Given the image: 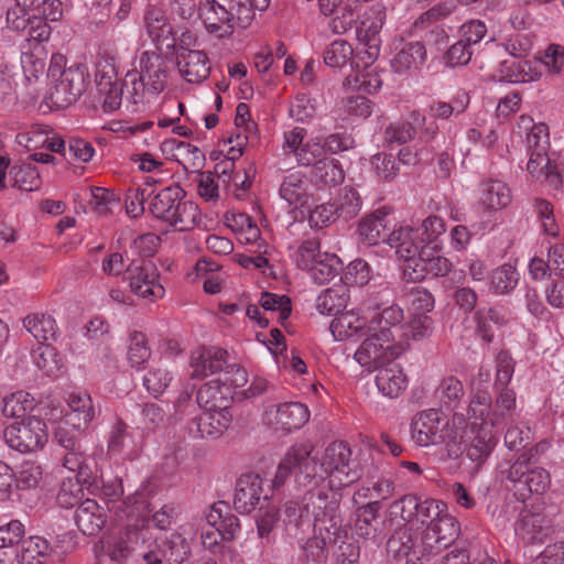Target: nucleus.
<instances>
[{
  "instance_id": "1",
  "label": "nucleus",
  "mask_w": 564,
  "mask_h": 564,
  "mask_svg": "<svg viewBox=\"0 0 564 564\" xmlns=\"http://www.w3.org/2000/svg\"><path fill=\"white\" fill-rule=\"evenodd\" d=\"M392 508L403 521L421 523L420 530L401 529L388 541V552L398 560L404 558L406 564H425L459 535V524L442 500L421 501L414 495H405Z\"/></svg>"
},
{
  "instance_id": "2",
  "label": "nucleus",
  "mask_w": 564,
  "mask_h": 564,
  "mask_svg": "<svg viewBox=\"0 0 564 564\" xmlns=\"http://www.w3.org/2000/svg\"><path fill=\"white\" fill-rule=\"evenodd\" d=\"M339 499L318 491L311 494L306 511L313 513L314 535L303 545L307 557L321 561L325 557L327 545L335 543L343 532Z\"/></svg>"
},
{
  "instance_id": "3",
  "label": "nucleus",
  "mask_w": 564,
  "mask_h": 564,
  "mask_svg": "<svg viewBox=\"0 0 564 564\" xmlns=\"http://www.w3.org/2000/svg\"><path fill=\"white\" fill-rule=\"evenodd\" d=\"M50 79V98L58 108H65L78 100L84 94L88 83V68L83 64H73L66 67V59L62 54L51 57L47 70Z\"/></svg>"
},
{
  "instance_id": "4",
  "label": "nucleus",
  "mask_w": 564,
  "mask_h": 564,
  "mask_svg": "<svg viewBox=\"0 0 564 564\" xmlns=\"http://www.w3.org/2000/svg\"><path fill=\"white\" fill-rule=\"evenodd\" d=\"M167 84L166 63L155 52H143L139 58V68L128 72L123 87L133 104L143 102L147 95L158 96Z\"/></svg>"
},
{
  "instance_id": "5",
  "label": "nucleus",
  "mask_w": 564,
  "mask_h": 564,
  "mask_svg": "<svg viewBox=\"0 0 564 564\" xmlns=\"http://www.w3.org/2000/svg\"><path fill=\"white\" fill-rule=\"evenodd\" d=\"M229 4L226 7L217 0H205L199 4L198 17L206 31L218 39L230 36L237 28H248L256 15L243 1Z\"/></svg>"
},
{
  "instance_id": "6",
  "label": "nucleus",
  "mask_w": 564,
  "mask_h": 564,
  "mask_svg": "<svg viewBox=\"0 0 564 564\" xmlns=\"http://www.w3.org/2000/svg\"><path fill=\"white\" fill-rule=\"evenodd\" d=\"M457 422H463L462 415L454 414L449 419L447 414L438 409L420 411L412 417L410 424L411 438L420 447L456 442L458 436Z\"/></svg>"
},
{
  "instance_id": "7",
  "label": "nucleus",
  "mask_w": 564,
  "mask_h": 564,
  "mask_svg": "<svg viewBox=\"0 0 564 564\" xmlns=\"http://www.w3.org/2000/svg\"><path fill=\"white\" fill-rule=\"evenodd\" d=\"M183 189L180 186H169L161 189L152 199V215L170 224L178 231L192 229L198 218V206L191 200H183Z\"/></svg>"
},
{
  "instance_id": "8",
  "label": "nucleus",
  "mask_w": 564,
  "mask_h": 564,
  "mask_svg": "<svg viewBox=\"0 0 564 564\" xmlns=\"http://www.w3.org/2000/svg\"><path fill=\"white\" fill-rule=\"evenodd\" d=\"M321 468V477L327 479L332 490H339L356 482L362 474L359 463L351 457L349 445L344 442H334L326 447Z\"/></svg>"
},
{
  "instance_id": "9",
  "label": "nucleus",
  "mask_w": 564,
  "mask_h": 564,
  "mask_svg": "<svg viewBox=\"0 0 564 564\" xmlns=\"http://www.w3.org/2000/svg\"><path fill=\"white\" fill-rule=\"evenodd\" d=\"M3 436L10 448L22 454L42 449L48 440L45 422L36 416H28L7 426Z\"/></svg>"
},
{
  "instance_id": "10",
  "label": "nucleus",
  "mask_w": 564,
  "mask_h": 564,
  "mask_svg": "<svg viewBox=\"0 0 564 564\" xmlns=\"http://www.w3.org/2000/svg\"><path fill=\"white\" fill-rule=\"evenodd\" d=\"M529 464L530 457L523 454L517 458L508 471V479L513 482L514 490L522 500H525L532 494H544L551 485V477L546 469L542 467L530 468Z\"/></svg>"
},
{
  "instance_id": "11",
  "label": "nucleus",
  "mask_w": 564,
  "mask_h": 564,
  "mask_svg": "<svg viewBox=\"0 0 564 564\" xmlns=\"http://www.w3.org/2000/svg\"><path fill=\"white\" fill-rule=\"evenodd\" d=\"M271 496V487L260 475L243 474L236 481L234 507L239 513L248 514L256 509L263 508Z\"/></svg>"
},
{
  "instance_id": "12",
  "label": "nucleus",
  "mask_w": 564,
  "mask_h": 564,
  "mask_svg": "<svg viewBox=\"0 0 564 564\" xmlns=\"http://www.w3.org/2000/svg\"><path fill=\"white\" fill-rule=\"evenodd\" d=\"M310 416L307 405L301 402H284L268 406L263 412L262 421L275 432L290 433L302 429Z\"/></svg>"
},
{
  "instance_id": "13",
  "label": "nucleus",
  "mask_w": 564,
  "mask_h": 564,
  "mask_svg": "<svg viewBox=\"0 0 564 564\" xmlns=\"http://www.w3.org/2000/svg\"><path fill=\"white\" fill-rule=\"evenodd\" d=\"M130 290L139 297L155 301L164 296L165 290L160 283L156 267L150 261L132 262L127 268Z\"/></svg>"
},
{
  "instance_id": "14",
  "label": "nucleus",
  "mask_w": 564,
  "mask_h": 564,
  "mask_svg": "<svg viewBox=\"0 0 564 564\" xmlns=\"http://www.w3.org/2000/svg\"><path fill=\"white\" fill-rule=\"evenodd\" d=\"M126 513L130 519H140L141 525L148 527V521L151 519L155 528L160 530L167 529L173 520L174 508L165 505L160 510L153 512V506L150 502L149 496L143 490H138L131 497H128L124 501Z\"/></svg>"
},
{
  "instance_id": "15",
  "label": "nucleus",
  "mask_w": 564,
  "mask_h": 564,
  "mask_svg": "<svg viewBox=\"0 0 564 564\" xmlns=\"http://www.w3.org/2000/svg\"><path fill=\"white\" fill-rule=\"evenodd\" d=\"M384 22L386 8L377 3L365 12L360 25L357 29L358 40L366 47L365 54L371 62L377 59L380 54V32Z\"/></svg>"
},
{
  "instance_id": "16",
  "label": "nucleus",
  "mask_w": 564,
  "mask_h": 564,
  "mask_svg": "<svg viewBox=\"0 0 564 564\" xmlns=\"http://www.w3.org/2000/svg\"><path fill=\"white\" fill-rule=\"evenodd\" d=\"M384 241L394 250L398 258L405 262L404 267L414 265L420 258L421 249L427 247L422 245L419 229L410 225L395 224Z\"/></svg>"
},
{
  "instance_id": "17",
  "label": "nucleus",
  "mask_w": 564,
  "mask_h": 564,
  "mask_svg": "<svg viewBox=\"0 0 564 564\" xmlns=\"http://www.w3.org/2000/svg\"><path fill=\"white\" fill-rule=\"evenodd\" d=\"M176 67L181 77L189 84H202L210 74V61L203 50H191L182 44L176 50Z\"/></svg>"
},
{
  "instance_id": "18",
  "label": "nucleus",
  "mask_w": 564,
  "mask_h": 564,
  "mask_svg": "<svg viewBox=\"0 0 564 564\" xmlns=\"http://www.w3.org/2000/svg\"><path fill=\"white\" fill-rule=\"evenodd\" d=\"M395 224L393 210L383 206L360 219L358 234L365 245L376 246L386 240L387 232H391Z\"/></svg>"
},
{
  "instance_id": "19",
  "label": "nucleus",
  "mask_w": 564,
  "mask_h": 564,
  "mask_svg": "<svg viewBox=\"0 0 564 564\" xmlns=\"http://www.w3.org/2000/svg\"><path fill=\"white\" fill-rule=\"evenodd\" d=\"M453 264L446 257L440 254L436 245L421 249L420 258L414 265L404 267V274L412 281H421L427 274L433 276H446L452 271Z\"/></svg>"
},
{
  "instance_id": "20",
  "label": "nucleus",
  "mask_w": 564,
  "mask_h": 564,
  "mask_svg": "<svg viewBox=\"0 0 564 564\" xmlns=\"http://www.w3.org/2000/svg\"><path fill=\"white\" fill-rule=\"evenodd\" d=\"M394 344L382 341L378 333L369 332L354 355V359L369 371L378 369L391 357H398Z\"/></svg>"
},
{
  "instance_id": "21",
  "label": "nucleus",
  "mask_w": 564,
  "mask_h": 564,
  "mask_svg": "<svg viewBox=\"0 0 564 564\" xmlns=\"http://www.w3.org/2000/svg\"><path fill=\"white\" fill-rule=\"evenodd\" d=\"M227 350L215 346H200L192 350L189 368L192 378H205L220 373L227 362Z\"/></svg>"
},
{
  "instance_id": "22",
  "label": "nucleus",
  "mask_w": 564,
  "mask_h": 564,
  "mask_svg": "<svg viewBox=\"0 0 564 564\" xmlns=\"http://www.w3.org/2000/svg\"><path fill=\"white\" fill-rule=\"evenodd\" d=\"M404 312L397 305L386 306L370 319V332L378 333L382 341L399 344L400 335L403 330Z\"/></svg>"
},
{
  "instance_id": "23",
  "label": "nucleus",
  "mask_w": 564,
  "mask_h": 564,
  "mask_svg": "<svg viewBox=\"0 0 564 564\" xmlns=\"http://www.w3.org/2000/svg\"><path fill=\"white\" fill-rule=\"evenodd\" d=\"M96 85L99 94L104 96V108L109 111L118 109L126 90L117 82L116 66L111 61L102 59L97 63Z\"/></svg>"
},
{
  "instance_id": "24",
  "label": "nucleus",
  "mask_w": 564,
  "mask_h": 564,
  "mask_svg": "<svg viewBox=\"0 0 564 564\" xmlns=\"http://www.w3.org/2000/svg\"><path fill=\"white\" fill-rule=\"evenodd\" d=\"M369 321L359 310H349L337 314L329 329L335 340H359L369 332Z\"/></svg>"
},
{
  "instance_id": "25",
  "label": "nucleus",
  "mask_w": 564,
  "mask_h": 564,
  "mask_svg": "<svg viewBox=\"0 0 564 564\" xmlns=\"http://www.w3.org/2000/svg\"><path fill=\"white\" fill-rule=\"evenodd\" d=\"M512 202L508 184L500 180L488 178L478 186L477 206L484 213L499 212Z\"/></svg>"
},
{
  "instance_id": "26",
  "label": "nucleus",
  "mask_w": 564,
  "mask_h": 564,
  "mask_svg": "<svg viewBox=\"0 0 564 564\" xmlns=\"http://www.w3.org/2000/svg\"><path fill=\"white\" fill-rule=\"evenodd\" d=\"M230 410H204L188 423V432L193 437H217L230 425Z\"/></svg>"
},
{
  "instance_id": "27",
  "label": "nucleus",
  "mask_w": 564,
  "mask_h": 564,
  "mask_svg": "<svg viewBox=\"0 0 564 564\" xmlns=\"http://www.w3.org/2000/svg\"><path fill=\"white\" fill-rule=\"evenodd\" d=\"M427 57L425 46L417 41L394 43L391 67L395 73L404 74L420 69Z\"/></svg>"
},
{
  "instance_id": "28",
  "label": "nucleus",
  "mask_w": 564,
  "mask_h": 564,
  "mask_svg": "<svg viewBox=\"0 0 564 564\" xmlns=\"http://www.w3.org/2000/svg\"><path fill=\"white\" fill-rule=\"evenodd\" d=\"M514 532L524 544H534L542 543L552 528L544 514L524 510L516 522Z\"/></svg>"
},
{
  "instance_id": "29",
  "label": "nucleus",
  "mask_w": 564,
  "mask_h": 564,
  "mask_svg": "<svg viewBox=\"0 0 564 564\" xmlns=\"http://www.w3.org/2000/svg\"><path fill=\"white\" fill-rule=\"evenodd\" d=\"M219 378L209 380L197 392V402L204 410H230L235 394Z\"/></svg>"
},
{
  "instance_id": "30",
  "label": "nucleus",
  "mask_w": 564,
  "mask_h": 564,
  "mask_svg": "<svg viewBox=\"0 0 564 564\" xmlns=\"http://www.w3.org/2000/svg\"><path fill=\"white\" fill-rule=\"evenodd\" d=\"M68 410L63 419L76 431H84L95 419L96 410L88 393H70L67 399Z\"/></svg>"
},
{
  "instance_id": "31",
  "label": "nucleus",
  "mask_w": 564,
  "mask_h": 564,
  "mask_svg": "<svg viewBox=\"0 0 564 564\" xmlns=\"http://www.w3.org/2000/svg\"><path fill=\"white\" fill-rule=\"evenodd\" d=\"M143 23L153 42L156 44L165 43L166 47L174 45L173 26L162 8L149 6L144 12Z\"/></svg>"
},
{
  "instance_id": "32",
  "label": "nucleus",
  "mask_w": 564,
  "mask_h": 564,
  "mask_svg": "<svg viewBox=\"0 0 564 564\" xmlns=\"http://www.w3.org/2000/svg\"><path fill=\"white\" fill-rule=\"evenodd\" d=\"M74 520L85 535H96L106 523V511L96 500L85 499L79 502Z\"/></svg>"
},
{
  "instance_id": "33",
  "label": "nucleus",
  "mask_w": 564,
  "mask_h": 564,
  "mask_svg": "<svg viewBox=\"0 0 564 564\" xmlns=\"http://www.w3.org/2000/svg\"><path fill=\"white\" fill-rule=\"evenodd\" d=\"M377 370L376 386L382 395L394 399L405 391L408 378L400 365L388 364Z\"/></svg>"
},
{
  "instance_id": "34",
  "label": "nucleus",
  "mask_w": 564,
  "mask_h": 564,
  "mask_svg": "<svg viewBox=\"0 0 564 564\" xmlns=\"http://www.w3.org/2000/svg\"><path fill=\"white\" fill-rule=\"evenodd\" d=\"M208 525L215 528L220 533L223 541H232L240 532L239 519L230 512L225 502L213 505L206 516Z\"/></svg>"
},
{
  "instance_id": "35",
  "label": "nucleus",
  "mask_w": 564,
  "mask_h": 564,
  "mask_svg": "<svg viewBox=\"0 0 564 564\" xmlns=\"http://www.w3.org/2000/svg\"><path fill=\"white\" fill-rule=\"evenodd\" d=\"M230 153H232L230 159L227 162L221 163V165H224L221 171L217 170L216 173L206 171V172H200L197 175V177H196L197 194L205 203L215 205L219 202V199H220V188H219L220 175L219 174L220 173L226 174L227 172H229L234 166L232 161L236 159V155L241 154L240 151H237V153H234L232 150Z\"/></svg>"
},
{
  "instance_id": "36",
  "label": "nucleus",
  "mask_w": 564,
  "mask_h": 564,
  "mask_svg": "<svg viewBox=\"0 0 564 564\" xmlns=\"http://www.w3.org/2000/svg\"><path fill=\"white\" fill-rule=\"evenodd\" d=\"M516 133L525 137L528 151H547L549 129L545 123H535L529 116H520L516 126Z\"/></svg>"
},
{
  "instance_id": "37",
  "label": "nucleus",
  "mask_w": 564,
  "mask_h": 564,
  "mask_svg": "<svg viewBox=\"0 0 564 564\" xmlns=\"http://www.w3.org/2000/svg\"><path fill=\"white\" fill-rule=\"evenodd\" d=\"M47 540L39 535L24 539L15 551L17 564H45L52 554Z\"/></svg>"
},
{
  "instance_id": "38",
  "label": "nucleus",
  "mask_w": 564,
  "mask_h": 564,
  "mask_svg": "<svg viewBox=\"0 0 564 564\" xmlns=\"http://www.w3.org/2000/svg\"><path fill=\"white\" fill-rule=\"evenodd\" d=\"M433 333V321L426 314L414 315L409 323L403 325L399 344L394 345L395 355H401L409 347L411 340L419 341L430 337Z\"/></svg>"
},
{
  "instance_id": "39",
  "label": "nucleus",
  "mask_w": 564,
  "mask_h": 564,
  "mask_svg": "<svg viewBox=\"0 0 564 564\" xmlns=\"http://www.w3.org/2000/svg\"><path fill=\"white\" fill-rule=\"evenodd\" d=\"M527 164L529 174L536 181L544 180L550 186L557 188L562 184L555 163L547 158V151H530Z\"/></svg>"
},
{
  "instance_id": "40",
  "label": "nucleus",
  "mask_w": 564,
  "mask_h": 564,
  "mask_svg": "<svg viewBox=\"0 0 564 564\" xmlns=\"http://www.w3.org/2000/svg\"><path fill=\"white\" fill-rule=\"evenodd\" d=\"M310 183L306 175L295 171L284 176L280 185V196L290 205L304 206L308 200Z\"/></svg>"
},
{
  "instance_id": "41",
  "label": "nucleus",
  "mask_w": 564,
  "mask_h": 564,
  "mask_svg": "<svg viewBox=\"0 0 564 564\" xmlns=\"http://www.w3.org/2000/svg\"><path fill=\"white\" fill-rule=\"evenodd\" d=\"M344 85L359 94H375L381 88L382 79L377 67L367 65L359 69L356 66L352 68V73L346 77Z\"/></svg>"
},
{
  "instance_id": "42",
  "label": "nucleus",
  "mask_w": 564,
  "mask_h": 564,
  "mask_svg": "<svg viewBox=\"0 0 564 564\" xmlns=\"http://www.w3.org/2000/svg\"><path fill=\"white\" fill-rule=\"evenodd\" d=\"M520 273L517 268L510 263H502L495 268L488 275V291L494 295H508L518 285Z\"/></svg>"
},
{
  "instance_id": "43",
  "label": "nucleus",
  "mask_w": 564,
  "mask_h": 564,
  "mask_svg": "<svg viewBox=\"0 0 564 564\" xmlns=\"http://www.w3.org/2000/svg\"><path fill=\"white\" fill-rule=\"evenodd\" d=\"M150 540H152V532L150 528L144 525L135 527L133 529L129 528L127 530V540L116 542L109 552V556L112 561L121 564L130 556L134 546L145 545Z\"/></svg>"
},
{
  "instance_id": "44",
  "label": "nucleus",
  "mask_w": 564,
  "mask_h": 564,
  "mask_svg": "<svg viewBox=\"0 0 564 564\" xmlns=\"http://www.w3.org/2000/svg\"><path fill=\"white\" fill-rule=\"evenodd\" d=\"M22 324L39 343H46L56 338L58 328L51 315L31 313L23 318Z\"/></svg>"
},
{
  "instance_id": "45",
  "label": "nucleus",
  "mask_w": 564,
  "mask_h": 564,
  "mask_svg": "<svg viewBox=\"0 0 564 564\" xmlns=\"http://www.w3.org/2000/svg\"><path fill=\"white\" fill-rule=\"evenodd\" d=\"M341 268L343 262L335 253L323 252L307 272L316 284L322 285L336 278Z\"/></svg>"
},
{
  "instance_id": "46",
  "label": "nucleus",
  "mask_w": 564,
  "mask_h": 564,
  "mask_svg": "<svg viewBox=\"0 0 564 564\" xmlns=\"http://www.w3.org/2000/svg\"><path fill=\"white\" fill-rule=\"evenodd\" d=\"M349 301L346 285H334L324 290L316 299V310L323 315L337 314Z\"/></svg>"
},
{
  "instance_id": "47",
  "label": "nucleus",
  "mask_w": 564,
  "mask_h": 564,
  "mask_svg": "<svg viewBox=\"0 0 564 564\" xmlns=\"http://www.w3.org/2000/svg\"><path fill=\"white\" fill-rule=\"evenodd\" d=\"M174 380V372L163 364L151 366L143 376V387L154 398L162 395Z\"/></svg>"
},
{
  "instance_id": "48",
  "label": "nucleus",
  "mask_w": 564,
  "mask_h": 564,
  "mask_svg": "<svg viewBox=\"0 0 564 564\" xmlns=\"http://www.w3.org/2000/svg\"><path fill=\"white\" fill-rule=\"evenodd\" d=\"M310 452L305 446H292L283 459L280 462L274 479L272 480L273 487H280L284 484L289 475L295 469L301 468L302 465L307 464Z\"/></svg>"
},
{
  "instance_id": "49",
  "label": "nucleus",
  "mask_w": 564,
  "mask_h": 564,
  "mask_svg": "<svg viewBox=\"0 0 564 564\" xmlns=\"http://www.w3.org/2000/svg\"><path fill=\"white\" fill-rule=\"evenodd\" d=\"M321 242L317 238H307L295 247H290V257L297 268L307 271L319 258Z\"/></svg>"
},
{
  "instance_id": "50",
  "label": "nucleus",
  "mask_w": 564,
  "mask_h": 564,
  "mask_svg": "<svg viewBox=\"0 0 564 564\" xmlns=\"http://www.w3.org/2000/svg\"><path fill=\"white\" fill-rule=\"evenodd\" d=\"M496 445L491 431L480 427L466 448L467 457L476 465H481L491 454Z\"/></svg>"
},
{
  "instance_id": "51",
  "label": "nucleus",
  "mask_w": 564,
  "mask_h": 564,
  "mask_svg": "<svg viewBox=\"0 0 564 564\" xmlns=\"http://www.w3.org/2000/svg\"><path fill=\"white\" fill-rule=\"evenodd\" d=\"M378 502H369L357 509L354 532L359 538L365 540L375 539L377 535V528L373 522L377 519Z\"/></svg>"
},
{
  "instance_id": "52",
  "label": "nucleus",
  "mask_w": 564,
  "mask_h": 564,
  "mask_svg": "<svg viewBox=\"0 0 564 564\" xmlns=\"http://www.w3.org/2000/svg\"><path fill=\"white\" fill-rule=\"evenodd\" d=\"M196 275L203 279V289L208 294H217L221 290L223 276L217 263L200 259L195 264Z\"/></svg>"
},
{
  "instance_id": "53",
  "label": "nucleus",
  "mask_w": 564,
  "mask_h": 564,
  "mask_svg": "<svg viewBox=\"0 0 564 564\" xmlns=\"http://www.w3.org/2000/svg\"><path fill=\"white\" fill-rule=\"evenodd\" d=\"M492 410V401L488 391L479 390L473 397L468 406V417L471 425L489 424V417Z\"/></svg>"
},
{
  "instance_id": "54",
  "label": "nucleus",
  "mask_w": 564,
  "mask_h": 564,
  "mask_svg": "<svg viewBox=\"0 0 564 564\" xmlns=\"http://www.w3.org/2000/svg\"><path fill=\"white\" fill-rule=\"evenodd\" d=\"M516 392L512 389L498 390V395L489 417V425L495 427L503 423L516 409Z\"/></svg>"
},
{
  "instance_id": "55",
  "label": "nucleus",
  "mask_w": 564,
  "mask_h": 564,
  "mask_svg": "<svg viewBox=\"0 0 564 564\" xmlns=\"http://www.w3.org/2000/svg\"><path fill=\"white\" fill-rule=\"evenodd\" d=\"M34 408V399L25 391H17L3 398L2 414L7 417H21Z\"/></svg>"
},
{
  "instance_id": "56",
  "label": "nucleus",
  "mask_w": 564,
  "mask_h": 564,
  "mask_svg": "<svg viewBox=\"0 0 564 564\" xmlns=\"http://www.w3.org/2000/svg\"><path fill=\"white\" fill-rule=\"evenodd\" d=\"M434 397L445 406L456 405L464 397L463 383L456 377H445L436 387Z\"/></svg>"
},
{
  "instance_id": "57",
  "label": "nucleus",
  "mask_w": 564,
  "mask_h": 564,
  "mask_svg": "<svg viewBox=\"0 0 564 564\" xmlns=\"http://www.w3.org/2000/svg\"><path fill=\"white\" fill-rule=\"evenodd\" d=\"M354 55L350 43L345 40L333 41L324 51V63L332 68H341L347 65Z\"/></svg>"
},
{
  "instance_id": "58",
  "label": "nucleus",
  "mask_w": 564,
  "mask_h": 564,
  "mask_svg": "<svg viewBox=\"0 0 564 564\" xmlns=\"http://www.w3.org/2000/svg\"><path fill=\"white\" fill-rule=\"evenodd\" d=\"M151 358V348L143 333L134 332L128 346V361L132 368L141 369Z\"/></svg>"
},
{
  "instance_id": "59",
  "label": "nucleus",
  "mask_w": 564,
  "mask_h": 564,
  "mask_svg": "<svg viewBox=\"0 0 564 564\" xmlns=\"http://www.w3.org/2000/svg\"><path fill=\"white\" fill-rule=\"evenodd\" d=\"M333 205L338 217L349 219L355 217L361 209V199L356 189L345 187L340 189Z\"/></svg>"
},
{
  "instance_id": "60",
  "label": "nucleus",
  "mask_w": 564,
  "mask_h": 564,
  "mask_svg": "<svg viewBox=\"0 0 564 564\" xmlns=\"http://www.w3.org/2000/svg\"><path fill=\"white\" fill-rule=\"evenodd\" d=\"M191 546L188 541L178 532H172L165 541L164 556L170 564H182L188 558Z\"/></svg>"
},
{
  "instance_id": "61",
  "label": "nucleus",
  "mask_w": 564,
  "mask_h": 564,
  "mask_svg": "<svg viewBox=\"0 0 564 564\" xmlns=\"http://www.w3.org/2000/svg\"><path fill=\"white\" fill-rule=\"evenodd\" d=\"M260 305L265 312L275 314L280 323H284L292 311L290 299L285 295H279L275 293H262Z\"/></svg>"
},
{
  "instance_id": "62",
  "label": "nucleus",
  "mask_w": 564,
  "mask_h": 564,
  "mask_svg": "<svg viewBox=\"0 0 564 564\" xmlns=\"http://www.w3.org/2000/svg\"><path fill=\"white\" fill-rule=\"evenodd\" d=\"M314 176L325 185H337L344 181V172L334 159L318 160L313 167Z\"/></svg>"
},
{
  "instance_id": "63",
  "label": "nucleus",
  "mask_w": 564,
  "mask_h": 564,
  "mask_svg": "<svg viewBox=\"0 0 564 564\" xmlns=\"http://www.w3.org/2000/svg\"><path fill=\"white\" fill-rule=\"evenodd\" d=\"M176 156L185 170L194 171L204 165L205 154L203 151L191 143L177 141L175 143Z\"/></svg>"
},
{
  "instance_id": "64",
  "label": "nucleus",
  "mask_w": 564,
  "mask_h": 564,
  "mask_svg": "<svg viewBox=\"0 0 564 564\" xmlns=\"http://www.w3.org/2000/svg\"><path fill=\"white\" fill-rule=\"evenodd\" d=\"M304 512L308 513L306 507L301 508L297 502L289 501L285 503L282 521L289 535L297 536L300 532H303V528L306 524Z\"/></svg>"
}]
</instances>
